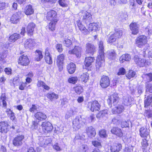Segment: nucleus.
<instances>
[{"label":"nucleus","mask_w":152,"mask_h":152,"mask_svg":"<svg viewBox=\"0 0 152 152\" xmlns=\"http://www.w3.org/2000/svg\"><path fill=\"white\" fill-rule=\"evenodd\" d=\"M134 61L136 64L140 67H143L150 64V62L146 60L139 58L137 56L134 57Z\"/></svg>","instance_id":"obj_4"},{"label":"nucleus","mask_w":152,"mask_h":152,"mask_svg":"<svg viewBox=\"0 0 152 152\" xmlns=\"http://www.w3.org/2000/svg\"><path fill=\"white\" fill-rule=\"evenodd\" d=\"M35 24L33 23L28 24L27 27V32L28 35H32L35 27Z\"/></svg>","instance_id":"obj_28"},{"label":"nucleus","mask_w":152,"mask_h":152,"mask_svg":"<svg viewBox=\"0 0 152 152\" xmlns=\"http://www.w3.org/2000/svg\"><path fill=\"white\" fill-rule=\"evenodd\" d=\"M6 97L4 94H2L1 96V100L2 101L3 105L4 107L7 106V103L5 101Z\"/></svg>","instance_id":"obj_53"},{"label":"nucleus","mask_w":152,"mask_h":152,"mask_svg":"<svg viewBox=\"0 0 152 152\" xmlns=\"http://www.w3.org/2000/svg\"><path fill=\"white\" fill-rule=\"evenodd\" d=\"M152 102V95H151L148 96L147 98L145 99L144 101L145 107H146L149 105Z\"/></svg>","instance_id":"obj_39"},{"label":"nucleus","mask_w":152,"mask_h":152,"mask_svg":"<svg viewBox=\"0 0 152 152\" xmlns=\"http://www.w3.org/2000/svg\"><path fill=\"white\" fill-rule=\"evenodd\" d=\"M20 35L16 33H14L10 36L9 40L11 42H14L20 38Z\"/></svg>","instance_id":"obj_31"},{"label":"nucleus","mask_w":152,"mask_h":152,"mask_svg":"<svg viewBox=\"0 0 152 152\" xmlns=\"http://www.w3.org/2000/svg\"><path fill=\"white\" fill-rule=\"evenodd\" d=\"M45 61L47 63L49 64L52 63V61L51 56L45 57Z\"/></svg>","instance_id":"obj_60"},{"label":"nucleus","mask_w":152,"mask_h":152,"mask_svg":"<svg viewBox=\"0 0 152 152\" xmlns=\"http://www.w3.org/2000/svg\"><path fill=\"white\" fill-rule=\"evenodd\" d=\"M34 116L37 119L40 121L45 120L47 118V116L45 114L40 112L35 113Z\"/></svg>","instance_id":"obj_27"},{"label":"nucleus","mask_w":152,"mask_h":152,"mask_svg":"<svg viewBox=\"0 0 152 152\" xmlns=\"http://www.w3.org/2000/svg\"><path fill=\"white\" fill-rule=\"evenodd\" d=\"M121 144L118 143H115L111 146L110 151L111 152H118L121 149Z\"/></svg>","instance_id":"obj_19"},{"label":"nucleus","mask_w":152,"mask_h":152,"mask_svg":"<svg viewBox=\"0 0 152 152\" xmlns=\"http://www.w3.org/2000/svg\"><path fill=\"white\" fill-rule=\"evenodd\" d=\"M146 91L152 93V83L148 84L146 86Z\"/></svg>","instance_id":"obj_58"},{"label":"nucleus","mask_w":152,"mask_h":152,"mask_svg":"<svg viewBox=\"0 0 152 152\" xmlns=\"http://www.w3.org/2000/svg\"><path fill=\"white\" fill-rule=\"evenodd\" d=\"M133 99L130 96L127 95L123 97L122 103L126 106H128L132 103Z\"/></svg>","instance_id":"obj_16"},{"label":"nucleus","mask_w":152,"mask_h":152,"mask_svg":"<svg viewBox=\"0 0 152 152\" xmlns=\"http://www.w3.org/2000/svg\"><path fill=\"white\" fill-rule=\"evenodd\" d=\"M126 73V70L123 67L120 68L119 69L118 72V75H124Z\"/></svg>","instance_id":"obj_56"},{"label":"nucleus","mask_w":152,"mask_h":152,"mask_svg":"<svg viewBox=\"0 0 152 152\" xmlns=\"http://www.w3.org/2000/svg\"><path fill=\"white\" fill-rule=\"evenodd\" d=\"M95 47L92 44L88 43L86 44V52L87 53L93 54L95 50Z\"/></svg>","instance_id":"obj_13"},{"label":"nucleus","mask_w":152,"mask_h":152,"mask_svg":"<svg viewBox=\"0 0 152 152\" xmlns=\"http://www.w3.org/2000/svg\"><path fill=\"white\" fill-rule=\"evenodd\" d=\"M43 57L42 52L39 50H37L35 52V59L37 61H40Z\"/></svg>","instance_id":"obj_33"},{"label":"nucleus","mask_w":152,"mask_h":152,"mask_svg":"<svg viewBox=\"0 0 152 152\" xmlns=\"http://www.w3.org/2000/svg\"><path fill=\"white\" fill-rule=\"evenodd\" d=\"M119 100V98L118 94L117 93H114L109 97L107 99V102L109 106L112 107V104L114 106L117 104Z\"/></svg>","instance_id":"obj_1"},{"label":"nucleus","mask_w":152,"mask_h":152,"mask_svg":"<svg viewBox=\"0 0 152 152\" xmlns=\"http://www.w3.org/2000/svg\"><path fill=\"white\" fill-rule=\"evenodd\" d=\"M94 58L91 57H88L85 58L84 64L86 67H89L92 64L94 60Z\"/></svg>","instance_id":"obj_32"},{"label":"nucleus","mask_w":152,"mask_h":152,"mask_svg":"<svg viewBox=\"0 0 152 152\" xmlns=\"http://www.w3.org/2000/svg\"><path fill=\"white\" fill-rule=\"evenodd\" d=\"M35 45L34 40L30 39H27L24 44L25 47L26 49H31L35 46Z\"/></svg>","instance_id":"obj_20"},{"label":"nucleus","mask_w":152,"mask_h":152,"mask_svg":"<svg viewBox=\"0 0 152 152\" xmlns=\"http://www.w3.org/2000/svg\"><path fill=\"white\" fill-rule=\"evenodd\" d=\"M64 56L63 54L58 56L57 59V63L58 64L61 65L63 64L64 59Z\"/></svg>","instance_id":"obj_41"},{"label":"nucleus","mask_w":152,"mask_h":152,"mask_svg":"<svg viewBox=\"0 0 152 152\" xmlns=\"http://www.w3.org/2000/svg\"><path fill=\"white\" fill-rule=\"evenodd\" d=\"M124 106L122 105H119L115 107L112 109V113L113 114H120L124 110Z\"/></svg>","instance_id":"obj_26"},{"label":"nucleus","mask_w":152,"mask_h":152,"mask_svg":"<svg viewBox=\"0 0 152 152\" xmlns=\"http://www.w3.org/2000/svg\"><path fill=\"white\" fill-rule=\"evenodd\" d=\"M8 131V124L4 121L0 122V131L2 133H6Z\"/></svg>","instance_id":"obj_18"},{"label":"nucleus","mask_w":152,"mask_h":152,"mask_svg":"<svg viewBox=\"0 0 152 152\" xmlns=\"http://www.w3.org/2000/svg\"><path fill=\"white\" fill-rule=\"evenodd\" d=\"M58 2L59 4L62 7H66L67 6L66 0H59Z\"/></svg>","instance_id":"obj_54"},{"label":"nucleus","mask_w":152,"mask_h":152,"mask_svg":"<svg viewBox=\"0 0 152 152\" xmlns=\"http://www.w3.org/2000/svg\"><path fill=\"white\" fill-rule=\"evenodd\" d=\"M135 75V72L132 70H130L126 75V77L129 79L134 77Z\"/></svg>","instance_id":"obj_48"},{"label":"nucleus","mask_w":152,"mask_h":152,"mask_svg":"<svg viewBox=\"0 0 152 152\" xmlns=\"http://www.w3.org/2000/svg\"><path fill=\"white\" fill-rule=\"evenodd\" d=\"M7 4L5 2L0 3V10H2L4 9Z\"/></svg>","instance_id":"obj_63"},{"label":"nucleus","mask_w":152,"mask_h":152,"mask_svg":"<svg viewBox=\"0 0 152 152\" xmlns=\"http://www.w3.org/2000/svg\"><path fill=\"white\" fill-rule=\"evenodd\" d=\"M7 53L6 52L0 53V61L4 60L7 57Z\"/></svg>","instance_id":"obj_55"},{"label":"nucleus","mask_w":152,"mask_h":152,"mask_svg":"<svg viewBox=\"0 0 152 152\" xmlns=\"http://www.w3.org/2000/svg\"><path fill=\"white\" fill-rule=\"evenodd\" d=\"M111 132L112 134L116 135L118 137H121L123 135L121 130L118 127H113L111 129Z\"/></svg>","instance_id":"obj_24"},{"label":"nucleus","mask_w":152,"mask_h":152,"mask_svg":"<svg viewBox=\"0 0 152 152\" xmlns=\"http://www.w3.org/2000/svg\"><path fill=\"white\" fill-rule=\"evenodd\" d=\"M86 132L88 137H94L96 134L94 128L92 126H90L86 128Z\"/></svg>","instance_id":"obj_23"},{"label":"nucleus","mask_w":152,"mask_h":152,"mask_svg":"<svg viewBox=\"0 0 152 152\" xmlns=\"http://www.w3.org/2000/svg\"><path fill=\"white\" fill-rule=\"evenodd\" d=\"M78 80V78L77 77H72L69 78L68 79V82L73 84H75Z\"/></svg>","instance_id":"obj_49"},{"label":"nucleus","mask_w":152,"mask_h":152,"mask_svg":"<svg viewBox=\"0 0 152 152\" xmlns=\"http://www.w3.org/2000/svg\"><path fill=\"white\" fill-rule=\"evenodd\" d=\"M6 112L8 117H10L11 120H15V114L12 110L10 109H7L6 111Z\"/></svg>","instance_id":"obj_40"},{"label":"nucleus","mask_w":152,"mask_h":152,"mask_svg":"<svg viewBox=\"0 0 152 152\" xmlns=\"http://www.w3.org/2000/svg\"><path fill=\"white\" fill-rule=\"evenodd\" d=\"M37 107L35 105H32V107L30 108L29 110L31 112H34V111L37 110Z\"/></svg>","instance_id":"obj_62"},{"label":"nucleus","mask_w":152,"mask_h":152,"mask_svg":"<svg viewBox=\"0 0 152 152\" xmlns=\"http://www.w3.org/2000/svg\"><path fill=\"white\" fill-rule=\"evenodd\" d=\"M77 25L79 30L85 35H87L89 34V32L88 29L86 28L85 26L80 23V20L77 21Z\"/></svg>","instance_id":"obj_21"},{"label":"nucleus","mask_w":152,"mask_h":152,"mask_svg":"<svg viewBox=\"0 0 152 152\" xmlns=\"http://www.w3.org/2000/svg\"><path fill=\"white\" fill-rule=\"evenodd\" d=\"M47 97L50 101L57 99L58 98V95L53 92H50L46 95Z\"/></svg>","instance_id":"obj_29"},{"label":"nucleus","mask_w":152,"mask_h":152,"mask_svg":"<svg viewBox=\"0 0 152 152\" xmlns=\"http://www.w3.org/2000/svg\"><path fill=\"white\" fill-rule=\"evenodd\" d=\"M100 85L103 88H106L110 85V80L109 77L105 75H103L100 81Z\"/></svg>","instance_id":"obj_5"},{"label":"nucleus","mask_w":152,"mask_h":152,"mask_svg":"<svg viewBox=\"0 0 152 152\" xmlns=\"http://www.w3.org/2000/svg\"><path fill=\"white\" fill-rule=\"evenodd\" d=\"M99 134L100 137H106L107 136L106 132V131L104 130H102L100 131Z\"/></svg>","instance_id":"obj_57"},{"label":"nucleus","mask_w":152,"mask_h":152,"mask_svg":"<svg viewBox=\"0 0 152 152\" xmlns=\"http://www.w3.org/2000/svg\"><path fill=\"white\" fill-rule=\"evenodd\" d=\"M6 73L7 75L10 74L12 72V69L9 68H6L4 70Z\"/></svg>","instance_id":"obj_64"},{"label":"nucleus","mask_w":152,"mask_h":152,"mask_svg":"<svg viewBox=\"0 0 152 152\" xmlns=\"http://www.w3.org/2000/svg\"><path fill=\"white\" fill-rule=\"evenodd\" d=\"M108 113L107 110H104L99 112L96 115L97 118H101L104 117H106Z\"/></svg>","instance_id":"obj_35"},{"label":"nucleus","mask_w":152,"mask_h":152,"mask_svg":"<svg viewBox=\"0 0 152 152\" xmlns=\"http://www.w3.org/2000/svg\"><path fill=\"white\" fill-rule=\"evenodd\" d=\"M131 59V56L128 54H124L120 57L119 60L121 63H123L124 61H129Z\"/></svg>","instance_id":"obj_34"},{"label":"nucleus","mask_w":152,"mask_h":152,"mask_svg":"<svg viewBox=\"0 0 152 152\" xmlns=\"http://www.w3.org/2000/svg\"><path fill=\"white\" fill-rule=\"evenodd\" d=\"M29 63V61L26 55H24L21 56L19 58L18 63L23 66H26Z\"/></svg>","instance_id":"obj_14"},{"label":"nucleus","mask_w":152,"mask_h":152,"mask_svg":"<svg viewBox=\"0 0 152 152\" xmlns=\"http://www.w3.org/2000/svg\"><path fill=\"white\" fill-rule=\"evenodd\" d=\"M147 38L145 36H140L137 37L135 40L136 44L137 46L141 48L147 42Z\"/></svg>","instance_id":"obj_3"},{"label":"nucleus","mask_w":152,"mask_h":152,"mask_svg":"<svg viewBox=\"0 0 152 152\" xmlns=\"http://www.w3.org/2000/svg\"><path fill=\"white\" fill-rule=\"evenodd\" d=\"M24 138V136L23 135H18L12 141L13 145L16 146L21 145Z\"/></svg>","instance_id":"obj_7"},{"label":"nucleus","mask_w":152,"mask_h":152,"mask_svg":"<svg viewBox=\"0 0 152 152\" xmlns=\"http://www.w3.org/2000/svg\"><path fill=\"white\" fill-rule=\"evenodd\" d=\"M21 13L20 12H18L14 14L10 18L11 22L14 24H16L18 23L20 19L21 18L20 16Z\"/></svg>","instance_id":"obj_10"},{"label":"nucleus","mask_w":152,"mask_h":152,"mask_svg":"<svg viewBox=\"0 0 152 152\" xmlns=\"http://www.w3.org/2000/svg\"><path fill=\"white\" fill-rule=\"evenodd\" d=\"M104 56L98 55L96 59V66L97 68H99L101 67L104 64Z\"/></svg>","instance_id":"obj_17"},{"label":"nucleus","mask_w":152,"mask_h":152,"mask_svg":"<svg viewBox=\"0 0 152 152\" xmlns=\"http://www.w3.org/2000/svg\"><path fill=\"white\" fill-rule=\"evenodd\" d=\"M47 19L50 21H54L58 20L57 18V13L54 10H51L48 12L47 15Z\"/></svg>","instance_id":"obj_11"},{"label":"nucleus","mask_w":152,"mask_h":152,"mask_svg":"<svg viewBox=\"0 0 152 152\" xmlns=\"http://www.w3.org/2000/svg\"><path fill=\"white\" fill-rule=\"evenodd\" d=\"M129 121H122L121 122V126L122 128H126L129 127Z\"/></svg>","instance_id":"obj_52"},{"label":"nucleus","mask_w":152,"mask_h":152,"mask_svg":"<svg viewBox=\"0 0 152 152\" xmlns=\"http://www.w3.org/2000/svg\"><path fill=\"white\" fill-rule=\"evenodd\" d=\"M81 13L83 15H82L83 16V20H85V22L91 21L92 18L91 15L90 13L85 11H82L81 12H80V15Z\"/></svg>","instance_id":"obj_15"},{"label":"nucleus","mask_w":152,"mask_h":152,"mask_svg":"<svg viewBox=\"0 0 152 152\" xmlns=\"http://www.w3.org/2000/svg\"><path fill=\"white\" fill-rule=\"evenodd\" d=\"M82 48L79 46H75L73 49L69 50L68 53L71 54H75L77 57H80L81 56Z\"/></svg>","instance_id":"obj_8"},{"label":"nucleus","mask_w":152,"mask_h":152,"mask_svg":"<svg viewBox=\"0 0 152 152\" xmlns=\"http://www.w3.org/2000/svg\"><path fill=\"white\" fill-rule=\"evenodd\" d=\"M116 39V38L113 34L108 37L107 41L109 43H110L115 41Z\"/></svg>","instance_id":"obj_50"},{"label":"nucleus","mask_w":152,"mask_h":152,"mask_svg":"<svg viewBox=\"0 0 152 152\" xmlns=\"http://www.w3.org/2000/svg\"><path fill=\"white\" fill-rule=\"evenodd\" d=\"M55 20L54 21H50L51 22L49 24V28L51 31H53L55 29L56 24L58 21V20Z\"/></svg>","instance_id":"obj_42"},{"label":"nucleus","mask_w":152,"mask_h":152,"mask_svg":"<svg viewBox=\"0 0 152 152\" xmlns=\"http://www.w3.org/2000/svg\"><path fill=\"white\" fill-rule=\"evenodd\" d=\"M84 119L81 117L77 116L73 121V127L75 130L80 128L84 124Z\"/></svg>","instance_id":"obj_2"},{"label":"nucleus","mask_w":152,"mask_h":152,"mask_svg":"<svg viewBox=\"0 0 152 152\" xmlns=\"http://www.w3.org/2000/svg\"><path fill=\"white\" fill-rule=\"evenodd\" d=\"M129 27L132 34L136 35L139 32L140 25L136 23H132L130 24Z\"/></svg>","instance_id":"obj_9"},{"label":"nucleus","mask_w":152,"mask_h":152,"mask_svg":"<svg viewBox=\"0 0 152 152\" xmlns=\"http://www.w3.org/2000/svg\"><path fill=\"white\" fill-rule=\"evenodd\" d=\"M143 80L147 82L152 81V74L149 73L147 74H144L142 75Z\"/></svg>","instance_id":"obj_37"},{"label":"nucleus","mask_w":152,"mask_h":152,"mask_svg":"<svg viewBox=\"0 0 152 152\" xmlns=\"http://www.w3.org/2000/svg\"><path fill=\"white\" fill-rule=\"evenodd\" d=\"M25 12V14L27 15H29L33 14L34 10L32 6L31 5L27 6L26 7Z\"/></svg>","instance_id":"obj_38"},{"label":"nucleus","mask_w":152,"mask_h":152,"mask_svg":"<svg viewBox=\"0 0 152 152\" xmlns=\"http://www.w3.org/2000/svg\"><path fill=\"white\" fill-rule=\"evenodd\" d=\"M56 49L59 52H61L63 50L62 45L61 44H58L56 45Z\"/></svg>","instance_id":"obj_61"},{"label":"nucleus","mask_w":152,"mask_h":152,"mask_svg":"<svg viewBox=\"0 0 152 152\" xmlns=\"http://www.w3.org/2000/svg\"><path fill=\"white\" fill-rule=\"evenodd\" d=\"M149 130L146 127H142L140 129V135L142 137H147L149 134Z\"/></svg>","instance_id":"obj_22"},{"label":"nucleus","mask_w":152,"mask_h":152,"mask_svg":"<svg viewBox=\"0 0 152 152\" xmlns=\"http://www.w3.org/2000/svg\"><path fill=\"white\" fill-rule=\"evenodd\" d=\"M66 67L68 72L70 74L73 73L76 69L75 64L72 62L68 64Z\"/></svg>","instance_id":"obj_25"},{"label":"nucleus","mask_w":152,"mask_h":152,"mask_svg":"<svg viewBox=\"0 0 152 152\" xmlns=\"http://www.w3.org/2000/svg\"><path fill=\"white\" fill-rule=\"evenodd\" d=\"M63 43L64 45L67 47H69L72 44L71 41L69 39L65 38Z\"/></svg>","instance_id":"obj_47"},{"label":"nucleus","mask_w":152,"mask_h":152,"mask_svg":"<svg viewBox=\"0 0 152 152\" xmlns=\"http://www.w3.org/2000/svg\"><path fill=\"white\" fill-rule=\"evenodd\" d=\"M116 39L120 38L122 35L123 31L122 30L118 29H117L115 32L113 34Z\"/></svg>","instance_id":"obj_45"},{"label":"nucleus","mask_w":152,"mask_h":152,"mask_svg":"<svg viewBox=\"0 0 152 152\" xmlns=\"http://www.w3.org/2000/svg\"><path fill=\"white\" fill-rule=\"evenodd\" d=\"M88 107L91 111L94 112L95 111L98 110H99L100 105L97 101H94L92 103L89 104Z\"/></svg>","instance_id":"obj_12"},{"label":"nucleus","mask_w":152,"mask_h":152,"mask_svg":"<svg viewBox=\"0 0 152 152\" xmlns=\"http://www.w3.org/2000/svg\"><path fill=\"white\" fill-rule=\"evenodd\" d=\"M99 55H102V56L104 55V48L103 43L102 41H100L99 43Z\"/></svg>","instance_id":"obj_36"},{"label":"nucleus","mask_w":152,"mask_h":152,"mask_svg":"<svg viewBox=\"0 0 152 152\" xmlns=\"http://www.w3.org/2000/svg\"><path fill=\"white\" fill-rule=\"evenodd\" d=\"M88 78V75L87 73H83L80 77L81 81L86 83L87 81Z\"/></svg>","instance_id":"obj_43"},{"label":"nucleus","mask_w":152,"mask_h":152,"mask_svg":"<svg viewBox=\"0 0 152 152\" xmlns=\"http://www.w3.org/2000/svg\"><path fill=\"white\" fill-rule=\"evenodd\" d=\"M74 90L75 93L78 94H80L83 91V87L80 86H77L74 87Z\"/></svg>","instance_id":"obj_44"},{"label":"nucleus","mask_w":152,"mask_h":152,"mask_svg":"<svg viewBox=\"0 0 152 152\" xmlns=\"http://www.w3.org/2000/svg\"><path fill=\"white\" fill-rule=\"evenodd\" d=\"M121 120V118L120 117L118 116L112 119V121L114 124L117 125L120 124Z\"/></svg>","instance_id":"obj_46"},{"label":"nucleus","mask_w":152,"mask_h":152,"mask_svg":"<svg viewBox=\"0 0 152 152\" xmlns=\"http://www.w3.org/2000/svg\"><path fill=\"white\" fill-rule=\"evenodd\" d=\"M116 55L115 51L114 50H108L107 52V57L110 59H115Z\"/></svg>","instance_id":"obj_30"},{"label":"nucleus","mask_w":152,"mask_h":152,"mask_svg":"<svg viewBox=\"0 0 152 152\" xmlns=\"http://www.w3.org/2000/svg\"><path fill=\"white\" fill-rule=\"evenodd\" d=\"M93 145L96 147L100 148L101 147V143L97 141H93L92 142Z\"/></svg>","instance_id":"obj_59"},{"label":"nucleus","mask_w":152,"mask_h":152,"mask_svg":"<svg viewBox=\"0 0 152 152\" xmlns=\"http://www.w3.org/2000/svg\"><path fill=\"white\" fill-rule=\"evenodd\" d=\"M43 131L45 133H48L52 131L53 126L48 121L43 122L41 125Z\"/></svg>","instance_id":"obj_6"},{"label":"nucleus","mask_w":152,"mask_h":152,"mask_svg":"<svg viewBox=\"0 0 152 152\" xmlns=\"http://www.w3.org/2000/svg\"><path fill=\"white\" fill-rule=\"evenodd\" d=\"M73 113L74 111L73 110H69L66 113L65 115V118L66 119H68L73 115Z\"/></svg>","instance_id":"obj_51"}]
</instances>
